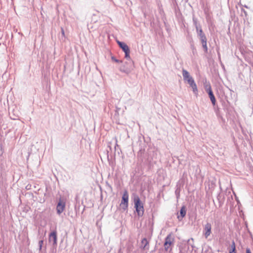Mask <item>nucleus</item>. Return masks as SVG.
Wrapping results in <instances>:
<instances>
[{
	"mask_svg": "<svg viewBox=\"0 0 253 253\" xmlns=\"http://www.w3.org/2000/svg\"><path fill=\"white\" fill-rule=\"evenodd\" d=\"M134 203L138 215L139 216H142L144 214V209L143 204L141 202L138 196L134 197Z\"/></svg>",
	"mask_w": 253,
	"mask_h": 253,
	"instance_id": "1",
	"label": "nucleus"
},
{
	"mask_svg": "<svg viewBox=\"0 0 253 253\" xmlns=\"http://www.w3.org/2000/svg\"><path fill=\"white\" fill-rule=\"evenodd\" d=\"M174 242V238L171 233L169 234L166 238L164 243V248L166 251H168L169 250H171V247L173 246Z\"/></svg>",
	"mask_w": 253,
	"mask_h": 253,
	"instance_id": "2",
	"label": "nucleus"
},
{
	"mask_svg": "<svg viewBox=\"0 0 253 253\" xmlns=\"http://www.w3.org/2000/svg\"><path fill=\"white\" fill-rule=\"evenodd\" d=\"M128 194L126 191L123 195L122 200L121 201V203L120 204V206L124 209V210H126L128 207Z\"/></svg>",
	"mask_w": 253,
	"mask_h": 253,
	"instance_id": "3",
	"label": "nucleus"
},
{
	"mask_svg": "<svg viewBox=\"0 0 253 253\" xmlns=\"http://www.w3.org/2000/svg\"><path fill=\"white\" fill-rule=\"evenodd\" d=\"M204 236L207 239L211 235V225L210 223H207L204 228Z\"/></svg>",
	"mask_w": 253,
	"mask_h": 253,
	"instance_id": "4",
	"label": "nucleus"
},
{
	"mask_svg": "<svg viewBox=\"0 0 253 253\" xmlns=\"http://www.w3.org/2000/svg\"><path fill=\"white\" fill-rule=\"evenodd\" d=\"M65 203L60 200L57 206V211L58 214L61 213L65 209Z\"/></svg>",
	"mask_w": 253,
	"mask_h": 253,
	"instance_id": "5",
	"label": "nucleus"
},
{
	"mask_svg": "<svg viewBox=\"0 0 253 253\" xmlns=\"http://www.w3.org/2000/svg\"><path fill=\"white\" fill-rule=\"evenodd\" d=\"M57 232L56 231H54L50 233L49 236V242L53 241V244L56 245L57 244Z\"/></svg>",
	"mask_w": 253,
	"mask_h": 253,
	"instance_id": "6",
	"label": "nucleus"
},
{
	"mask_svg": "<svg viewBox=\"0 0 253 253\" xmlns=\"http://www.w3.org/2000/svg\"><path fill=\"white\" fill-rule=\"evenodd\" d=\"M187 82L189 84L190 86L192 87L194 93L196 94H197L198 89H197V85L195 84L193 78L191 79H190L189 80H188Z\"/></svg>",
	"mask_w": 253,
	"mask_h": 253,
	"instance_id": "7",
	"label": "nucleus"
},
{
	"mask_svg": "<svg viewBox=\"0 0 253 253\" xmlns=\"http://www.w3.org/2000/svg\"><path fill=\"white\" fill-rule=\"evenodd\" d=\"M200 37V40L201 41V42L203 47L207 51L208 49L207 45V38L205 35H202Z\"/></svg>",
	"mask_w": 253,
	"mask_h": 253,
	"instance_id": "8",
	"label": "nucleus"
},
{
	"mask_svg": "<svg viewBox=\"0 0 253 253\" xmlns=\"http://www.w3.org/2000/svg\"><path fill=\"white\" fill-rule=\"evenodd\" d=\"M118 43L124 52L129 50L128 46L125 43L118 41Z\"/></svg>",
	"mask_w": 253,
	"mask_h": 253,
	"instance_id": "9",
	"label": "nucleus"
},
{
	"mask_svg": "<svg viewBox=\"0 0 253 253\" xmlns=\"http://www.w3.org/2000/svg\"><path fill=\"white\" fill-rule=\"evenodd\" d=\"M182 75H183L184 80L186 81L187 82L190 79L192 78V77H191L190 75H189V73H188V72L184 69L182 70Z\"/></svg>",
	"mask_w": 253,
	"mask_h": 253,
	"instance_id": "10",
	"label": "nucleus"
},
{
	"mask_svg": "<svg viewBox=\"0 0 253 253\" xmlns=\"http://www.w3.org/2000/svg\"><path fill=\"white\" fill-rule=\"evenodd\" d=\"M208 94H209V97L210 98V99L211 101L212 104L213 105H214L215 104L216 99H215V98L214 96V94H213L212 91H210V92H208Z\"/></svg>",
	"mask_w": 253,
	"mask_h": 253,
	"instance_id": "11",
	"label": "nucleus"
},
{
	"mask_svg": "<svg viewBox=\"0 0 253 253\" xmlns=\"http://www.w3.org/2000/svg\"><path fill=\"white\" fill-rule=\"evenodd\" d=\"M148 245V242L146 238H144L141 240V245L144 249H148L147 246Z\"/></svg>",
	"mask_w": 253,
	"mask_h": 253,
	"instance_id": "12",
	"label": "nucleus"
},
{
	"mask_svg": "<svg viewBox=\"0 0 253 253\" xmlns=\"http://www.w3.org/2000/svg\"><path fill=\"white\" fill-rule=\"evenodd\" d=\"M186 213V210L185 207H182L180 211V214L182 217H183L185 216Z\"/></svg>",
	"mask_w": 253,
	"mask_h": 253,
	"instance_id": "13",
	"label": "nucleus"
},
{
	"mask_svg": "<svg viewBox=\"0 0 253 253\" xmlns=\"http://www.w3.org/2000/svg\"><path fill=\"white\" fill-rule=\"evenodd\" d=\"M204 87L208 93L210 91H212L211 86L209 83L205 84Z\"/></svg>",
	"mask_w": 253,
	"mask_h": 253,
	"instance_id": "14",
	"label": "nucleus"
},
{
	"mask_svg": "<svg viewBox=\"0 0 253 253\" xmlns=\"http://www.w3.org/2000/svg\"><path fill=\"white\" fill-rule=\"evenodd\" d=\"M235 250H236L235 244V242L234 241H233L232 245H231V250L230 251L229 253H236Z\"/></svg>",
	"mask_w": 253,
	"mask_h": 253,
	"instance_id": "15",
	"label": "nucleus"
},
{
	"mask_svg": "<svg viewBox=\"0 0 253 253\" xmlns=\"http://www.w3.org/2000/svg\"><path fill=\"white\" fill-rule=\"evenodd\" d=\"M125 57L126 58H130V56H129V53H130V50H128V51H126V52H125Z\"/></svg>",
	"mask_w": 253,
	"mask_h": 253,
	"instance_id": "16",
	"label": "nucleus"
},
{
	"mask_svg": "<svg viewBox=\"0 0 253 253\" xmlns=\"http://www.w3.org/2000/svg\"><path fill=\"white\" fill-rule=\"evenodd\" d=\"M43 240H41L39 242V247H40V250L41 251L42 248V246L43 245Z\"/></svg>",
	"mask_w": 253,
	"mask_h": 253,
	"instance_id": "17",
	"label": "nucleus"
},
{
	"mask_svg": "<svg viewBox=\"0 0 253 253\" xmlns=\"http://www.w3.org/2000/svg\"><path fill=\"white\" fill-rule=\"evenodd\" d=\"M111 59H112V60L113 61H114L115 62H117V63H121V62H122V61H120V60H119L118 59H116L114 57H112Z\"/></svg>",
	"mask_w": 253,
	"mask_h": 253,
	"instance_id": "18",
	"label": "nucleus"
},
{
	"mask_svg": "<svg viewBox=\"0 0 253 253\" xmlns=\"http://www.w3.org/2000/svg\"><path fill=\"white\" fill-rule=\"evenodd\" d=\"M199 35L200 36V37H201L202 35H205L203 32V31L202 29H200L199 30Z\"/></svg>",
	"mask_w": 253,
	"mask_h": 253,
	"instance_id": "19",
	"label": "nucleus"
},
{
	"mask_svg": "<svg viewBox=\"0 0 253 253\" xmlns=\"http://www.w3.org/2000/svg\"><path fill=\"white\" fill-rule=\"evenodd\" d=\"M246 253H251V251L249 249H246Z\"/></svg>",
	"mask_w": 253,
	"mask_h": 253,
	"instance_id": "20",
	"label": "nucleus"
},
{
	"mask_svg": "<svg viewBox=\"0 0 253 253\" xmlns=\"http://www.w3.org/2000/svg\"><path fill=\"white\" fill-rule=\"evenodd\" d=\"M62 34L64 35V32L63 30H62Z\"/></svg>",
	"mask_w": 253,
	"mask_h": 253,
	"instance_id": "21",
	"label": "nucleus"
}]
</instances>
